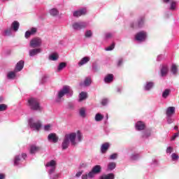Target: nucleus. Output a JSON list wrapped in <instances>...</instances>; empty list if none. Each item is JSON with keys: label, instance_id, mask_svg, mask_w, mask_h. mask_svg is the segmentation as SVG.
<instances>
[{"label": "nucleus", "instance_id": "1", "mask_svg": "<svg viewBox=\"0 0 179 179\" xmlns=\"http://www.w3.org/2000/svg\"><path fill=\"white\" fill-rule=\"evenodd\" d=\"M83 139V135L80 131H77V132H70L69 134H66L64 137L63 142L62 143V148L63 150H66L69 148L70 142L71 145H76L82 142Z\"/></svg>", "mask_w": 179, "mask_h": 179}, {"label": "nucleus", "instance_id": "2", "mask_svg": "<svg viewBox=\"0 0 179 179\" xmlns=\"http://www.w3.org/2000/svg\"><path fill=\"white\" fill-rule=\"evenodd\" d=\"M66 95L68 98L73 96V91L69 85H64L60 91L57 93V96L56 97L55 102L57 103H60L62 101V98Z\"/></svg>", "mask_w": 179, "mask_h": 179}, {"label": "nucleus", "instance_id": "3", "mask_svg": "<svg viewBox=\"0 0 179 179\" xmlns=\"http://www.w3.org/2000/svg\"><path fill=\"white\" fill-rule=\"evenodd\" d=\"M28 106L29 109L34 110V111H43V110L38 99L36 98H29L28 99Z\"/></svg>", "mask_w": 179, "mask_h": 179}, {"label": "nucleus", "instance_id": "4", "mask_svg": "<svg viewBox=\"0 0 179 179\" xmlns=\"http://www.w3.org/2000/svg\"><path fill=\"white\" fill-rule=\"evenodd\" d=\"M57 167L56 160H50L45 164V169L48 173L50 179H52V173H55Z\"/></svg>", "mask_w": 179, "mask_h": 179}, {"label": "nucleus", "instance_id": "5", "mask_svg": "<svg viewBox=\"0 0 179 179\" xmlns=\"http://www.w3.org/2000/svg\"><path fill=\"white\" fill-rule=\"evenodd\" d=\"M28 124L32 129L34 131H39L42 127V122L41 120L34 119V117H30V119L28 120Z\"/></svg>", "mask_w": 179, "mask_h": 179}, {"label": "nucleus", "instance_id": "6", "mask_svg": "<svg viewBox=\"0 0 179 179\" xmlns=\"http://www.w3.org/2000/svg\"><path fill=\"white\" fill-rule=\"evenodd\" d=\"M42 43H43V41L41 38L36 36L31 39V41H29V46L31 48H39L40 46H41L42 45Z\"/></svg>", "mask_w": 179, "mask_h": 179}, {"label": "nucleus", "instance_id": "7", "mask_svg": "<svg viewBox=\"0 0 179 179\" xmlns=\"http://www.w3.org/2000/svg\"><path fill=\"white\" fill-rule=\"evenodd\" d=\"M87 23L85 21H76L73 23L72 27L76 31H80L83 28H86Z\"/></svg>", "mask_w": 179, "mask_h": 179}, {"label": "nucleus", "instance_id": "8", "mask_svg": "<svg viewBox=\"0 0 179 179\" xmlns=\"http://www.w3.org/2000/svg\"><path fill=\"white\" fill-rule=\"evenodd\" d=\"M147 36L148 34L145 31H140L136 34L135 38L136 41H138V42H143L146 40Z\"/></svg>", "mask_w": 179, "mask_h": 179}, {"label": "nucleus", "instance_id": "9", "mask_svg": "<svg viewBox=\"0 0 179 179\" xmlns=\"http://www.w3.org/2000/svg\"><path fill=\"white\" fill-rule=\"evenodd\" d=\"M87 9H86V8H83V9L75 10V11H73V17H80V16H85V15H87Z\"/></svg>", "mask_w": 179, "mask_h": 179}, {"label": "nucleus", "instance_id": "10", "mask_svg": "<svg viewBox=\"0 0 179 179\" xmlns=\"http://www.w3.org/2000/svg\"><path fill=\"white\" fill-rule=\"evenodd\" d=\"M169 71V67L167 64H162L160 68L161 77H166Z\"/></svg>", "mask_w": 179, "mask_h": 179}, {"label": "nucleus", "instance_id": "11", "mask_svg": "<svg viewBox=\"0 0 179 179\" xmlns=\"http://www.w3.org/2000/svg\"><path fill=\"white\" fill-rule=\"evenodd\" d=\"M48 141L56 143L59 141V136H57V134L52 132L48 135Z\"/></svg>", "mask_w": 179, "mask_h": 179}, {"label": "nucleus", "instance_id": "12", "mask_svg": "<svg viewBox=\"0 0 179 179\" xmlns=\"http://www.w3.org/2000/svg\"><path fill=\"white\" fill-rule=\"evenodd\" d=\"M42 49L41 48H33V49H30L29 50V55L31 57H33L34 56H36L39 53H41Z\"/></svg>", "mask_w": 179, "mask_h": 179}, {"label": "nucleus", "instance_id": "13", "mask_svg": "<svg viewBox=\"0 0 179 179\" xmlns=\"http://www.w3.org/2000/svg\"><path fill=\"white\" fill-rule=\"evenodd\" d=\"M152 132V128H148L147 129H144L141 134V136L143 139H147L149 136H151Z\"/></svg>", "mask_w": 179, "mask_h": 179}, {"label": "nucleus", "instance_id": "14", "mask_svg": "<svg viewBox=\"0 0 179 179\" xmlns=\"http://www.w3.org/2000/svg\"><path fill=\"white\" fill-rule=\"evenodd\" d=\"M135 128L137 131H142L146 128L145 123L143 121H137L135 124Z\"/></svg>", "mask_w": 179, "mask_h": 179}, {"label": "nucleus", "instance_id": "15", "mask_svg": "<svg viewBox=\"0 0 179 179\" xmlns=\"http://www.w3.org/2000/svg\"><path fill=\"white\" fill-rule=\"evenodd\" d=\"M155 85V83L153 81H147L144 85V90L145 91H151L152 88H154Z\"/></svg>", "mask_w": 179, "mask_h": 179}, {"label": "nucleus", "instance_id": "16", "mask_svg": "<svg viewBox=\"0 0 179 179\" xmlns=\"http://www.w3.org/2000/svg\"><path fill=\"white\" fill-rule=\"evenodd\" d=\"M92 83L91 77H86L83 83H80V87H90Z\"/></svg>", "mask_w": 179, "mask_h": 179}, {"label": "nucleus", "instance_id": "17", "mask_svg": "<svg viewBox=\"0 0 179 179\" xmlns=\"http://www.w3.org/2000/svg\"><path fill=\"white\" fill-rule=\"evenodd\" d=\"M24 60H20L16 64L15 71L17 73L18 71H22V69H24Z\"/></svg>", "mask_w": 179, "mask_h": 179}, {"label": "nucleus", "instance_id": "18", "mask_svg": "<svg viewBox=\"0 0 179 179\" xmlns=\"http://www.w3.org/2000/svg\"><path fill=\"white\" fill-rule=\"evenodd\" d=\"M36 32H37V28H36L35 27H32V28H31L28 31H26L24 36L25 38H29L31 35H34Z\"/></svg>", "mask_w": 179, "mask_h": 179}, {"label": "nucleus", "instance_id": "19", "mask_svg": "<svg viewBox=\"0 0 179 179\" xmlns=\"http://www.w3.org/2000/svg\"><path fill=\"white\" fill-rule=\"evenodd\" d=\"M41 150V146H36V145H31L30 146L29 152L31 155H34Z\"/></svg>", "mask_w": 179, "mask_h": 179}, {"label": "nucleus", "instance_id": "20", "mask_svg": "<svg viewBox=\"0 0 179 179\" xmlns=\"http://www.w3.org/2000/svg\"><path fill=\"white\" fill-rule=\"evenodd\" d=\"M176 113V108L175 106H169V108H166L165 110V113L168 114L169 115H171V117H173Z\"/></svg>", "mask_w": 179, "mask_h": 179}, {"label": "nucleus", "instance_id": "21", "mask_svg": "<svg viewBox=\"0 0 179 179\" xmlns=\"http://www.w3.org/2000/svg\"><path fill=\"white\" fill-rule=\"evenodd\" d=\"M110 145L109 142H105V143H102L101 145V153H106L107 150H108Z\"/></svg>", "mask_w": 179, "mask_h": 179}, {"label": "nucleus", "instance_id": "22", "mask_svg": "<svg viewBox=\"0 0 179 179\" xmlns=\"http://www.w3.org/2000/svg\"><path fill=\"white\" fill-rule=\"evenodd\" d=\"M90 61V57L88 56H85V57H83L80 62H78V66L81 67L84 64H86Z\"/></svg>", "mask_w": 179, "mask_h": 179}, {"label": "nucleus", "instance_id": "23", "mask_svg": "<svg viewBox=\"0 0 179 179\" xmlns=\"http://www.w3.org/2000/svg\"><path fill=\"white\" fill-rule=\"evenodd\" d=\"M2 34L4 36H10L13 35L12 25L8 28H6V29L3 31Z\"/></svg>", "mask_w": 179, "mask_h": 179}, {"label": "nucleus", "instance_id": "24", "mask_svg": "<svg viewBox=\"0 0 179 179\" xmlns=\"http://www.w3.org/2000/svg\"><path fill=\"white\" fill-rule=\"evenodd\" d=\"M171 71L173 76H177V74H178V66L173 64L171 66Z\"/></svg>", "mask_w": 179, "mask_h": 179}, {"label": "nucleus", "instance_id": "25", "mask_svg": "<svg viewBox=\"0 0 179 179\" xmlns=\"http://www.w3.org/2000/svg\"><path fill=\"white\" fill-rule=\"evenodd\" d=\"M49 13L50 16H53V17H56V16H59V11L57 8H53L52 9H50L49 11Z\"/></svg>", "mask_w": 179, "mask_h": 179}, {"label": "nucleus", "instance_id": "26", "mask_svg": "<svg viewBox=\"0 0 179 179\" xmlns=\"http://www.w3.org/2000/svg\"><path fill=\"white\" fill-rule=\"evenodd\" d=\"M66 66L67 64L65 62H62L61 63H59V66H57V73L62 71V70H64V69H65Z\"/></svg>", "mask_w": 179, "mask_h": 179}, {"label": "nucleus", "instance_id": "27", "mask_svg": "<svg viewBox=\"0 0 179 179\" xmlns=\"http://www.w3.org/2000/svg\"><path fill=\"white\" fill-rule=\"evenodd\" d=\"M21 162V157L20 155H16L13 158L14 166H19Z\"/></svg>", "mask_w": 179, "mask_h": 179}, {"label": "nucleus", "instance_id": "28", "mask_svg": "<svg viewBox=\"0 0 179 179\" xmlns=\"http://www.w3.org/2000/svg\"><path fill=\"white\" fill-rule=\"evenodd\" d=\"M20 22L18 21H13L11 24L12 31L13 29L15 31H18Z\"/></svg>", "mask_w": 179, "mask_h": 179}, {"label": "nucleus", "instance_id": "29", "mask_svg": "<svg viewBox=\"0 0 179 179\" xmlns=\"http://www.w3.org/2000/svg\"><path fill=\"white\" fill-rule=\"evenodd\" d=\"M59 56V54L57 53V52H55V53H52L51 55H49V60H52V61H57L58 60Z\"/></svg>", "mask_w": 179, "mask_h": 179}, {"label": "nucleus", "instance_id": "30", "mask_svg": "<svg viewBox=\"0 0 179 179\" xmlns=\"http://www.w3.org/2000/svg\"><path fill=\"white\" fill-rule=\"evenodd\" d=\"M113 78H114L113 74H108L104 78V82L106 83H112V81H113Z\"/></svg>", "mask_w": 179, "mask_h": 179}, {"label": "nucleus", "instance_id": "31", "mask_svg": "<svg viewBox=\"0 0 179 179\" xmlns=\"http://www.w3.org/2000/svg\"><path fill=\"white\" fill-rule=\"evenodd\" d=\"M94 171V177H95L96 174H99L101 171V166L96 165L93 167Z\"/></svg>", "mask_w": 179, "mask_h": 179}, {"label": "nucleus", "instance_id": "32", "mask_svg": "<svg viewBox=\"0 0 179 179\" xmlns=\"http://www.w3.org/2000/svg\"><path fill=\"white\" fill-rule=\"evenodd\" d=\"M115 176L113 173H110L109 174H103V176H101L99 179H114Z\"/></svg>", "mask_w": 179, "mask_h": 179}, {"label": "nucleus", "instance_id": "33", "mask_svg": "<svg viewBox=\"0 0 179 179\" xmlns=\"http://www.w3.org/2000/svg\"><path fill=\"white\" fill-rule=\"evenodd\" d=\"M177 5L178 2L176 1H172L170 3L169 10H177Z\"/></svg>", "mask_w": 179, "mask_h": 179}, {"label": "nucleus", "instance_id": "34", "mask_svg": "<svg viewBox=\"0 0 179 179\" xmlns=\"http://www.w3.org/2000/svg\"><path fill=\"white\" fill-rule=\"evenodd\" d=\"M87 92H80L79 94V102H82L83 101H85V99H87Z\"/></svg>", "mask_w": 179, "mask_h": 179}, {"label": "nucleus", "instance_id": "35", "mask_svg": "<svg viewBox=\"0 0 179 179\" xmlns=\"http://www.w3.org/2000/svg\"><path fill=\"white\" fill-rule=\"evenodd\" d=\"M16 77V71L15 70L14 71H9L7 74V78L8 80H13Z\"/></svg>", "mask_w": 179, "mask_h": 179}, {"label": "nucleus", "instance_id": "36", "mask_svg": "<svg viewBox=\"0 0 179 179\" xmlns=\"http://www.w3.org/2000/svg\"><path fill=\"white\" fill-rule=\"evenodd\" d=\"M116 167V163L115 162H110L108 164V170L112 171L114 170Z\"/></svg>", "mask_w": 179, "mask_h": 179}, {"label": "nucleus", "instance_id": "37", "mask_svg": "<svg viewBox=\"0 0 179 179\" xmlns=\"http://www.w3.org/2000/svg\"><path fill=\"white\" fill-rule=\"evenodd\" d=\"M171 157L173 162H178L179 160V155L178 153H172Z\"/></svg>", "mask_w": 179, "mask_h": 179}, {"label": "nucleus", "instance_id": "38", "mask_svg": "<svg viewBox=\"0 0 179 179\" xmlns=\"http://www.w3.org/2000/svg\"><path fill=\"white\" fill-rule=\"evenodd\" d=\"M85 38H92L93 36V32L91 29H87L85 32Z\"/></svg>", "mask_w": 179, "mask_h": 179}, {"label": "nucleus", "instance_id": "39", "mask_svg": "<svg viewBox=\"0 0 179 179\" xmlns=\"http://www.w3.org/2000/svg\"><path fill=\"white\" fill-rule=\"evenodd\" d=\"M104 116L103 115H101V113H96L95 115L94 120L95 121H101V120H103Z\"/></svg>", "mask_w": 179, "mask_h": 179}, {"label": "nucleus", "instance_id": "40", "mask_svg": "<svg viewBox=\"0 0 179 179\" xmlns=\"http://www.w3.org/2000/svg\"><path fill=\"white\" fill-rule=\"evenodd\" d=\"M79 114L80 117L85 118V117H86V109L85 108H81V109L79 110Z\"/></svg>", "mask_w": 179, "mask_h": 179}, {"label": "nucleus", "instance_id": "41", "mask_svg": "<svg viewBox=\"0 0 179 179\" xmlns=\"http://www.w3.org/2000/svg\"><path fill=\"white\" fill-rule=\"evenodd\" d=\"M139 157H141L139 153H133L131 155L130 159L131 160H138V159H139Z\"/></svg>", "mask_w": 179, "mask_h": 179}, {"label": "nucleus", "instance_id": "42", "mask_svg": "<svg viewBox=\"0 0 179 179\" xmlns=\"http://www.w3.org/2000/svg\"><path fill=\"white\" fill-rule=\"evenodd\" d=\"M170 92H171L170 90H165L162 94V98H164V99H166V98H168Z\"/></svg>", "mask_w": 179, "mask_h": 179}, {"label": "nucleus", "instance_id": "43", "mask_svg": "<svg viewBox=\"0 0 179 179\" xmlns=\"http://www.w3.org/2000/svg\"><path fill=\"white\" fill-rule=\"evenodd\" d=\"M43 129H44V131H51V129H52V124H46L43 127Z\"/></svg>", "mask_w": 179, "mask_h": 179}, {"label": "nucleus", "instance_id": "44", "mask_svg": "<svg viewBox=\"0 0 179 179\" xmlns=\"http://www.w3.org/2000/svg\"><path fill=\"white\" fill-rule=\"evenodd\" d=\"M166 116L168 124H172V122H173L174 121L173 117H172V116H170V115H166Z\"/></svg>", "mask_w": 179, "mask_h": 179}, {"label": "nucleus", "instance_id": "45", "mask_svg": "<svg viewBox=\"0 0 179 179\" xmlns=\"http://www.w3.org/2000/svg\"><path fill=\"white\" fill-rule=\"evenodd\" d=\"M114 36V34L113 32H106L105 34V38L106 39H110Z\"/></svg>", "mask_w": 179, "mask_h": 179}, {"label": "nucleus", "instance_id": "46", "mask_svg": "<svg viewBox=\"0 0 179 179\" xmlns=\"http://www.w3.org/2000/svg\"><path fill=\"white\" fill-rule=\"evenodd\" d=\"M8 109V105H5V103L0 104V111H5V110Z\"/></svg>", "mask_w": 179, "mask_h": 179}, {"label": "nucleus", "instance_id": "47", "mask_svg": "<svg viewBox=\"0 0 179 179\" xmlns=\"http://www.w3.org/2000/svg\"><path fill=\"white\" fill-rule=\"evenodd\" d=\"M115 43H113L111 45H110L109 46H108L107 48H105V50H113V49L115 48Z\"/></svg>", "mask_w": 179, "mask_h": 179}, {"label": "nucleus", "instance_id": "48", "mask_svg": "<svg viewBox=\"0 0 179 179\" xmlns=\"http://www.w3.org/2000/svg\"><path fill=\"white\" fill-rule=\"evenodd\" d=\"M94 178V167H93L91 171L88 173V178Z\"/></svg>", "mask_w": 179, "mask_h": 179}, {"label": "nucleus", "instance_id": "49", "mask_svg": "<svg viewBox=\"0 0 179 179\" xmlns=\"http://www.w3.org/2000/svg\"><path fill=\"white\" fill-rule=\"evenodd\" d=\"M166 152L167 154L171 155V153H172V152H173V146H168L166 148Z\"/></svg>", "mask_w": 179, "mask_h": 179}, {"label": "nucleus", "instance_id": "50", "mask_svg": "<svg viewBox=\"0 0 179 179\" xmlns=\"http://www.w3.org/2000/svg\"><path fill=\"white\" fill-rule=\"evenodd\" d=\"M145 22V18H140L138 22V27H142Z\"/></svg>", "mask_w": 179, "mask_h": 179}, {"label": "nucleus", "instance_id": "51", "mask_svg": "<svg viewBox=\"0 0 179 179\" xmlns=\"http://www.w3.org/2000/svg\"><path fill=\"white\" fill-rule=\"evenodd\" d=\"M179 136V132H176L171 138V141H175Z\"/></svg>", "mask_w": 179, "mask_h": 179}, {"label": "nucleus", "instance_id": "52", "mask_svg": "<svg viewBox=\"0 0 179 179\" xmlns=\"http://www.w3.org/2000/svg\"><path fill=\"white\" fill-rule=\"evenodd\" d=\"M117 153H113V155H110V156L109 157V159H115L117 158Z\"/></svg>", "mask_w": 179, "mask_h": 179}, {"label": "nucleus", "instance_id": "53", "mask_svg": "<svg viewBox=\"0 0 179 179\" xmlns=\"http://www.w3.org/2000/svg\"><path fill=\"white\" fill-rule=\"evenodd\" d=\"M58 178H59V174L55 173H55H52L51 179H58Z\"/></svg>", "mask_w": 179, "mask_h": 179}, {"label": "nucleus", "instance_id": "54", "mask_svg": "<svg viewBox=\"0 0 179 179\" xmlns=\"http://www.w3.org/2000/svg\"><path fill=\"white\" fill-rule=\"evenodd\" d=\"M108 99H102L101 103L103 106H106V105H108Z\"/></svg>", "mask_w": 179, "mask_h": 179}, {"label": "nucleus", "instance_id": "55", "mask_svg": "<svg viewBox=\"0 0 179 179\" xmlns=\"http://www.w3.org/2000/svg\"><path fill=\"white\" fill-rule=\"evenodd\" d=\"M123 62H124L123 59H119V60L117 61V66L120 67V66L123 64Z\"/></svg>", "mask_w": 179, "mask_h": 179}, {"label": "nucleus", "instance_id": "56", "mask_svg": "<svg viewBox=\"0 0 179 179\" xmlns=\"http://www.w3.org/2000/svg\"><path fill=\"white\" fill-rule=\"evenodd\" d=\"M92 69L94 70V71H98L99 67H98V66H96V64H94L92 66Z\"/></svg>", "mask_w": 179, "mask_h": 179}, {"label": "nucleus", "instance_id": "57", "mask_svg": "<svg viewBox=\"0 0 179 179\" xmlns=\"http://www.w3.org/2000/svg\"><path fill=\"white\" fill-rule=\"evenodd\" d=\"M151 164L157 165L158 160H157V159H152V162Z\"/></svg>", "mask_w": 179, "mask_h": 179}, {"label": "nucleus", "instance_id": "58", "mask_svg": "<svg viewBox=\"0 0 179 179\" xmlns=\"http://www.w3.org/2000/svg\"><path fill=\"white\" fill-rule=\"evenodd\" d=\"M6 177V174H4L3 173H0V179H5Z\"/></svg>", "mask_w": 179, "mask_h": 179}, {"label": "nucleus", "instance_id": "59", "mask_svg": "<svg viewBox=\"0 0 179 179\" xmlns=\"http://www.w3.org/2000/svg\"><path fill=\"white\" fill-rule=\"evenodd\" d=\"M83 171H78V173H76V177H80V176H82Z\"/></svg>", "mask_w": 179, "mask_h": 179}, {"label": "nucleus", "instance_id": "60", "mask_svg": "<svg viewBox=\"0 0 179 179\" xmlns=\"http://www.w3.org/2000/svg\"><path fill=\"white\" fill-rule=\"evenodd\" d=\"M88 174H83L82 179H88Z\"/></svg>", "mask_w": 179, "mask_h": 179}, {"label": "nucleus", "instance_id": "61", "mask_svg": "<svg viewBox=\"0 0 179 179\" xmlns=\"http://www.w3.org/2000/svg\"><path fill=\"white\" fill-rule=\"evenodd\" d=\"M22 157L23 159H25L26 157H27V155L26 153H22Z\"/></svg>", "mask_w": 179, "mask_h": 179}, {"label": "nucleus", "instance_id": "62", "mask_svg": "<svg viewBox=\"0 0 179 179\" xmlns=\"http://www.w3.org/2000/svg\"><path fill=\"white\" fill-rule=\"evenodd\" d=\"M3 96H0V103H2V102H3Z\"/></svg>", "mask_w": 179, "mask_h": 179}, {"label": "nucleus", "instance_id": "63", "mask_svg": "<svg viewBox=\"0 0 179 179\" xmlns=\"http://www.w3.org/2000/svg\"><path fill=\"white\" fill-rule=\"evenodd\" d=\"M162 57V55H159L157 57V60H160Z\"/></svg>", "mask_w": 179, "mask_h": 179}, {"label": "nucleus", "instance_id": "64", "mask_svg": "<svg viewBox=\"0 0 179 179\" xmlns=\"http://www.w3.org/2000/svg\"><path fill=\"white\" fill-rule=\"evenodd\" d=\"M122 89L121 88H117V92H121Z\"/></svg>", "mask_w": 179, "mask_h": 179}]
</instances>
